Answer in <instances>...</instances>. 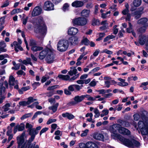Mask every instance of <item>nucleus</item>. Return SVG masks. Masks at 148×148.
<instances>
[{
	"label": "nucleus",
	"instance_id": "1",
	"mask_svg": "<svg viewBox=\"0 0 148 148\" xmlns=\"http://www.w3.org/2000/svg\"><path fill=\"white\" fill-rule=\"evenodd\" d=\"M35 31L37 37L40 40H43L46 34L47 28L42 17H39L35 26Z\"/></svg>",
	"mask_w": 148,
	"mask_h": 148
},
{
	"label": "nucleus",
	"instance_id": "2",
	"mask_svg": "<svg viewBox=\"0 0 148 148\" xmlns=\"http://www.w3.org/2000/svg\"><path fill=\"white\" fill-rule=\"evenodd\" d=\"M39 58L41 60L45 58L46 62L48 63H52L54 61V58L52 52L48 48L44 49L40 52Z\"/></svg>",
	"mask_w": 148,
	"mask_h": 148
},
{
	"label": "nucleus",
	"instance_id": "3",
	"mask_svg": "<svg viewBox=\"0 0 148 148\" xmlns=\"http://www.w3.org/2000/svg\"><path fill=\"white\" fill-rule=\"evenodd\" d=\"M118 138L123 144L130 148L138 147L140 145V143L138 142L133 139L125 138L121 135L118 136Z\"/></svg>",
	"mask_w": 148,
	"mask_h": 148
},
{
	"label": "nucleus",
	"instance_id": "4",
	"mask_svg": "<svg viewBox=\"0 0 148 148\" xmlns=\"http://www.w3.org/2000/svg\"><path fill=\"white\" fill-rule=\"evenodd\" d=\"M72 22L74 25L83 26L86 24L87 20L85 18L79 17L73 19Z\"/></svg>",
	"mask_w": 148,
	"mask_h": 148
},
{
	"label": "nucleus",
	"instance_id": "5",
	"mask_svg": "<svg viewBox=\"0 0 148 148\" xmlns=\"http://www.w3.org/2000/svg\"><path fill=\"white\" fill-rule=\"evenodd\" d=\"M69 46V43L67 40H62L59 41L57 45V49L60 51H66Z\"/></svg>",
	"mask_w": 148,
	"mask_h": 148
},
{
	"label": "nucleus",
	"instance_id": "6",
	"mask_svg": "<svg viewBox=\"0 0 148 148\" xmlns=\"http://www.w3.org/2000/svg\"><path fill=\"white\" fill-rule=\"evenodd\" d=\"M25 135V132H23L21 135L16 137L17 143L18 147H20L21 146H23V145H24L23 143L24 142V137Z\"/></svg>",
	"mask_w": 148,
	"mask_h": 148
},
{
	"label": "nucleus",
	"instance_id": "7",
	"mask_svg": "<svg viewBox=\"0 0 148 148\" xmlns=\"http://www.w3.org/2000/svg\"><path fill=\"white\" fill-rule=\"evenodd\" d=\"M43 8L46 11H49L54 10V5L51 1H46L44 3Z\"/></svg>",
	"mask_w": 148,
	"mask_h": 148
},
{
	"label": "nucleus",
	"instance_id": "8",
	"mask_svg": "<svg viewBox=\"0 0 148 148\" xmlns=\"http://www.w3.org/2000/svg\"><path fill=\"white\" fill-rule=\"evenodd\" d=\"M143 10L144 8L141 7L138 8V10L132 13V15L134 16L135 18L138 19L140 17L141 15L143 13Z\"/></svg>",
	"mask_w": 148,
	"mask_h": 148
},
{
	"label": "nucleus",
	"instance_id": "9",
	"mask_svg": "<svg viewBox=\"0 0 148 148\" xmlns=\"http://www.w3.org/2000/svg\"><path fill=\"white\" fill-rule=\"evenodd\" d=\"M42 9L39 6H36L33 10L32 13V16H35L40 14L42 12Z\"/></svg>",
	"mask_w": 148,
	"mask_h": 148
},
{
	"label": "nucleus",
	"instance_id": "10",
	"mask_svg": "<svg viewBox=\"0 0 148 148\" xmlns=\"http://www.w3.org/2000/svg\"><path fill=\"white\" fill-rule=\"evenodd\" d=\"M84 4L83 1L76 0L72 3L71 5L73 7L79 8L83 6Z\"/></svg>",
	"mask_w": 148,
	"mask_h": 148
},
{
	"label": "nucleus",
	"instance_id": "11",
	"mask_svg": "<svg viewBox=\"0 0 148 148\" xmlns=\"http://www.w3.org/2000/svg\"><path fill=\"white\" fill-rule=\"evenodd\" d=\"M8 83L10 86H13L15 84H18L17 80H15V79L12 75L10 76L9 79Z\"/></svg>",
	"mask_w": 148,
	"mask_h": 148
},
{
	"label": "nucleus",
	"instance_id": "12",
	"mask_svg": "<svg viewBox=\"0 0 148 148\" xmlns=\"http://www.w3.org/2000/svg\"><path fill=\"white\" fill-rule=\"evenodd\" d=\"M78 30L75 27H71L69 29L68 33L69 34L71 35H75L78 32Z\"/></svg>",
	"mask_w": 148,
	"mask_h": 148
},
{
	"label": "nucleus",
	"instance_id": "13",
	"mask_svg": "<svg viewBox=\"0 0 148 148\" xmlns=\"http://www.w3.org/2000/svg\"><path fill=\"white\" fill-rule=\"evenodd\" d=\"M119 132L120 133L123 135H128L130 134V132L128 130L123 127L120 128Z\"/></svg>",
	"mask_w": 148,
	"mask_h": 148
},
{
	"label": "nucleus",
	"instance_id": "14",
	"mask_svg": "<svg viewBox=\"0 0 148 148\" xmlns=\"http://www.w3.org/2000/svg\"><path fill=\"white\" fill-rule=\"evenodd\" d=\"M35 44V43L33 41H31L30 45L33 46L32 47V50L34 51H40L43 49V48L42 47H38L34 45Z\"/></svg>",
	"mask_w": 148,
	"mask_h": 148
},
{
	"label": "nucleus",
	"instance_id": "15",
	"mask_svg": "<svg viewBox=\"0 0 148 148\" xmlns=\"http://www.w3.org/2000/svg\"><path fill=\"white\" fill-rule=\"evenodd\" d=\"M93 137L95 139L101 141L104 140L103 135L100 133H95L93 135Z\"/></svg>",
	"mask_w": 148,
	"mask_h": 148
},
{
	"label": "nucleus",
	"instance_id": "16",
	"mask_svg": "<svg viewBox=\"0 0 148 148\" xmlns=\"http://www.w3.org/2000/svg\"><path fill=\"white\" fill-rule=\"evenodd\" d=\"M85 98L84 95H82L80 96H75L74 98V100L76 101L77 103H80Z\"/></svg>",
	"mask_w": 148,
	"mask_h": 148
},
{
	"label": "nucleus",
	"instance_id": "17",
	"mask_svg": "<svg viewBox=\"0 0 148 148\" xmlns=\"http://www.w3.org/2000/svg\"><path fill=\"white\" fill-rule=\"evenodd\" d=\"M146 37L145 35H141L139 36V42L141 45H144L145 42Z\"/></svg>",
	"mask_w": 148,
	"mask_h": 148
},
{
	"label": "nucleus",
	"instance_id": "18",
	"mask_svg": "<svg viewBox=\"0 0 148 148\" xmlns=\"http://www.w3.org/2000/svg\"><path fill=\"white\" fill-rule=\"evenodd\" d=\"M81 13V16H83V17H87L89 15L90 10L87 9H84L82 11Z\"/></svg>",
	"mask_w": 148,
	"mask_h": 148
},
{
	"label": "nucleus",
	"instance_id": "19",
	"mask_svg": "<svg viewBox=\"0 0 148 148\" xmlns=\"http://www.w3.org/2000/svg\"><path fill=\"white\" fill-rule=\"evenodd\" d=\"M77 38L75 37H72L69 39V42L71 45H74L77 43Z\"/></svg>",
	"mask_w": 148,
	"mask_h": 148
},
{
	"label": "nucleus",
	"instance_id": "20",
	"mask_svg": "<svg viewBox=\"0 0 148 148\" xmlns=\"http://www.w3.org/2000/svg\"><path fill=\"white\" fill-rule=\"evenodd\" d=\"M118 80L120 82L118 83V85L121 86H125L128 85V83L125 82V80L121 78H118Z\"/></svg>",
	"mask_w": 148,
	"mask_h": 148
},
{
	"label": "nucleus",
	"instance_id": "21",
	"mask_svg": "<svg viewBox=\"0 0 148 148\" xmlns=\"http://www.w3.org/2000/svg\"><path fill=\"white\" fill-rule=\"evenodd\" d=\"M13 44L14 46L15 50L16 52L18 51L17 49H19L21 51H22L23 50V48L21 47L20 44H18L17 42H13Z\"/></svg>",
	"mask_w": 148,
	"mask_h": 148
},
{
	"label": "nucleus",
	"instance_id": "22",
	"mask_svg": "<svg viewBox=\"0 0 148 148\" xmlns=\"http://www.w3.org/2000/svg\"><path fill=\"white\" fill-rule=\"evenodd\" d=\"M71 70L68 72V74L71 76H73L74 75H75L77 73V69L75 67L72 66L70 68Z\"/></svg>",
	"mask_w": 148,
	"mask_h": 148
},
{
	"label": "nucleus",
	"instance_id": "23",
	"mask_svg": "<svg viewBox=\"0 0 148 148\" xmlns=\"http://www.w3.org/2000/svg\"><path fill=\"white\" fill-rule=\"evenodd\" d=\"M62 116L64 117H67L68 119L71 120L74 119L75 116L73 114L67 112L65 113H63L62 114Z\"/></svg>",
	"mask_w": 148,
	"mask_h": 148
},
{
	"label": "nucleus",
	"instance_id": "24",
	"mask_svg": "<svg viewBox=\"0 0 148 148\" xmlns=\"http://www.w3.org/2000/svg\"><path fill=\"white\" fill-rule=\"evenodd\" d=\"M92 143L91 142H89L86 144L83 143H81L79 144V146L80 148H88V145H90Z\"/></svg>",
	"mask_w": 148,
	"mask_h": 148
},
{
	"label": "nucleus",
	"instance_id": "25",
	"mask_svg": "<svg viewBox=\"0 0 148 148\" xmlns=\"http://www.w3.org/2000/svg\"><path fill=\"white\" fill-rule=\"evenodd\" d=\"M58 77L60 79H62L63 80H69L70 77L68 75H64L62 74L59 75H58Z\"/></svg>",
	"mask_w": 148,
	"mask_h": 148
},
{
	"label": "nucleus",
	"instance_id": "26",
	"mask_svg": "<svg viewBox=\"0 0 148 148\" xmlns=\"http://www.w3.org/2000/svg\"><path fill=\"white\" fill-rule=\"evenodd\" d=\"M142 3L141 0H134L133 3L134 6L136 7L140 6Z\"/></svg>",
	"mask_w": 148,
	"mask_h": 148
},
{
	"label": "nucleus",
	"instance_id": "27",
	"mask_svg": "<svg viewBox=\"0 0 148 148\" xmlns=\"http://www.w3.org/2000/svg\"><path fill=\"white\" fill-rule=\"evenodd\" d=\"M38 132L34 128H32L31 129L30 131L28 132L30 136H35L37 134Z\"/></svg>",
	"mask_w": 148,
	"mask_h": 148
},
{
	"label": "nucleus",
	"instance_id": "28",
	"mask_svg": "<svg viewBox=\"0 0 148 148\" xmlns=\"http://www.w3.org/2000/svg\"><path fill=\"white\" fill-rule=\"evenodd\" d=\"M58 105L59 103H57L54 105L49 107V110H52L53 112H55L56 111Z\"/></svg>",
	"mask_w": 148,
	"mask_h": 148
},
{
	"label": "nucleus",
	"instance_id": "29",
	"mask_svg": "<svg viewBox=\"0 0 148 148\" xmlns=\"http://www.w3.org/2000/svg\"><path fill=\"white\" fill-rule=\"evenodd\" d=\"M16 126L18 128V130L19 131H22L25 129V125L23 123H22L20 125H18Z\"/></svg>",
	"mask_w": 148,
	"mask_h": 148
},
{
	"label": "nucleus",
	"instance_id": "30",
	"mask_svg": "<svg viewBox=\"0 0 148 148\" xmlns=\"http://www.w3.org/2000/svg\"><path fill=\"white\" fill-rule=\"evenodd\" d=\"M148 21V19L146 18H142L138 21V24H144L146 23Z\"/></svg>",
	"mask_w": 148,
	"mask_h": 148
},
{
	"label": "nucleus",
	"instance_id": "31",
	"mask_svg": "<svg viewBox=\"0 0 148 148\" xmlns=\"http://www.w3.org/2000/svg\"><path fill=\"white\" fill-rule=\"evenodd\" d=\"M37 100L36 99H34L32 97H30L27 98V101L28 105Z\"/></svg>",
	"mask_w": 148,
	"mask_h": 148
},
{
	"label": "nucleus",
	"instance_id": "32",
	"mask_svg": "<svg viewBox=\"0 0 148 148\" xmlns=\"http://www.w3.org/2000/svg\"><path fill=\"white\" fill-rule=\"evenodd\" d=\"M33 125L29 123H26L25 125V127L26 129H27V132L30 131L32 129Z\"/></svg>",
	"mask_w": 148,
	"mask_h": 148
},
{
	"label": "nucleus",
	"instance_id": "33",
	"mask_svg": "<svg viewBox=\"0 0 148 148\" xmlns=\"http://www.w3.org/2000/svg\"><path fill=\"white\" fill-rule=\"evenodd\" d=\"M22 10L20 9H16L13 10L11 12L10 14L12 15L16 13L21 12Z\"/></svg>",
	"mask_w": 148,
	"mask_h": 148
},
{
	"label": "nucleus",
	"instance_id": "34",
	"mask_svg": "<svg viewBox=\"0 0 148 148\" xmlns=\"http://www.w3.org/2000/svg\"><path fill=\"white\" fill-rule=\"evenodd\" d=\"M82 42L83 44L86 45H87L89 44V41L87 38H84L82 40Z\"/></svg>",
	"mask_w": 148,
	"mask_h": 148
},
{
	"label": "nucleus",
	"instance_id": "35",
	"mask_svg": "<svg viewBox=\"0 0 148 148\" xmlns=\"http://www.w3.org/2000/svg\"><path fill=\"white\" fill-rule=\"evenodd\" d=\"M146 29V28L145 27H141L137 30L138 33L139 34L140 33H144L145 32Z\"/></svg>",
	"mask_w": 148,
	"mask_h": 148
},
{
	"label": "nucleus",
	"instance_id": "36",
	"mask_svg": "<svg viewBox=\"0 0 148 148\" xmlns=\"http://www.w3.org/2000/svg\"><path fill=\"white\" fill-rule=\"evenodd\" d=\"M58 86V85H54L49 86L47 89L48 90H53L57 88Z\"/></svg>",
	"mask_w": 148,
	"mask_h": 148
},
{
	"label": "nucleus",
	"instance_id": "37",
	"mask_svg": "<svg viewBox=\"0 0 148 148\" xmlns=\"http://www.w3.org/2000/svg\"><path fill=\"white\" fill-rule=\"evenodd\" d=\"M5 90V87L3 86V84L0 83V95H2L3 92H4Z\"/></svg>",
	"mask_w": 148,
	"mask_h": 148
},
{
	"label": "nucleus",
	"instance_id": "38",
	"mask_svg": "<svg viewBox=\"0 0 148 148\" xmlns=\"http://www.w3.org/2000/svg\"><path fill=\"white\" fill-rule=\"evenodd\" d=\"M85 98H87V100L89 101H94L95 100V98H94L93 97L90 96L88 95H84Z\"/></svg>",
	"mask_w": 148,
	"mask_h": 148
},
{
	"label": "nucleus",
	"instance_id": "39",
	"mask_svg": "<svg viewBox=\"0 0 148 148\" xmlns=\"http://www.w3.org/2000/svg\"><path fill=\"white\" fill-rule=\"evenodd\" d=\"M129 27L126 29L127 32L128 33H131V30H132V26L131 23L130 22L128 23Z\"/></svg>",
	"mask_w": 148,
	"mask_h": 148
},
{
	"label": "nucleus",
	"instance_id": "40",
	"mask_svg": "<svg viewBox=\"0 0 148 148\" xmlns=\"http://www.w3.org/2000/svg\"><path fill=\"white\" fill-rule=\"evenodd\" d=\"M94 113L95 114V118L98 117L100 116V113L98 110L97 108H95L94 110Z\"/></svg>",
	"mask_w": 148,
	"mask_h": 148
},
{
	"label": "nucleus",
	"instance_id": "41",
	"mask_svg": "<svg viewBox=\"0 0 148 148\" xmlns=\"http://www.w3.org/2000/svg\"><path fill=\"white\" fill-rule=\"evenodd\" d=\"M49 78V77L47 75H45L44 76L42 77L41 80V82L42 83L45 82L47 79Z\"/></svg>",
	"mask_w": 148,
	"mask_h": 148
},
{
	"label": "nucleus",
	"instance_id": "42",
	"mask_svg": "<svg viewBox=\"0 0 148 148\" xmlns=\"http://www.w3.org/2000/svg\"><path fill=\"white\" fill-rule=\"evenodd\" d=\"M92 24L94 26L99 25L100 24L99 20L98 19H94L92 21Z\"/></svg>",
	"mask_w": 148,
	"mask_h": 148
},
{
	"label": "nucleus",
	"instance_id": "43",
	"mask_svg": "<svg viewBox=\"0 0 148 148\" xmlns=\"http://www.w3.org/2000/svg\"><path fill=\"white\" fill-rule=\"evenodd\" d=\"M10 106V105L9 103H8L6 104L3 107L4 111L6 112L8 111L9 110V108Z\"/></svg>",
	"mask_w": 148,
	"mask_h": 148
},
{
	"label": "nucleus",
	"instance_id": "44",
	"mask_svg": "<svg viewBox=\"0 0 148 148\" xmlns=\"http://www.w3.org/2000/svg\"><path fill=\"white\" fill-rule=\"evenodd\" d=\"M89 130L88 129H86L83 131V133L81 134V137H84L86 136L88 134Z\"/></svg>",
	"mask_w": 148,
	"mask_h": 148
},
{
	"label": "nucleus",
	"instance_id": "45",
	"mask_svg": "<svg viewBox=\"0 0 148 148\" xmlns=\"http://www.w3.org/2000/svg\"><path fill=\"white\" fill-rule=\"evenodd\" d=\"M79 74H78L77 75H75L73 77H71L70 78L69 77V81L72 82L73 81L75 80L79 76Z\"/></svg>",
	"mask_w": 148,
	"mask_h": 148
},
{
	"label": "nucleus",
	"instance_id": "46",
	"mask_svg": "<svg viewBox=\"0 0 148 148\" xmlns=\"http://www.w3.org/2000/svg\"><path fill=\"white\" fill-rule=\"evenodd\" d=\"M74 88H75L77 91H79L80 90L82 89V88L83 87V86L82 85H81L80 86L77 84H74Z\"/></svg>",
	"mask_w": 148,
	"mask_h": 148
},
{
	"label": "nucleus",
	"instance_id": "47",
	"mask_svg": "<svg viewBox=\"0 0 148 148\" xmlns=\"http://www.w3.org/2000/svg\"><path fill=\"white\" fill-rule=\"evenodd\" d=\"M31 115V114L30 113H28L25 114L23 115L21 118V120H23L25 119L28 118Z\"/></svg>",
	"mask_w": 148,
	"mask_h": 148
},
{
	"label": "nucleus",
	"instance_id": "48",
	"mask_svg": "<svg viewBox=\"0 0 148 148\" xmlns=\"http://www.w3.org/2000/svg\"><path fill=\"white\" fill-rule=\"evenodd\" d=\"M31 137L29 139L28 141V144L29 145H30L31 143L34 140V139L35 136H31Z\"/></svg>",
	"mask_w": 148,
	"mask_h": 148
},
{
	"label": "nucleus",
	"instance_id": "49",
	"mask_svg": "<svg viewBox=\"0 0 148 148\" xmlns=\"http://www.w3.org/2000/svg\"><path fill=\"white\" fill-rule=\"evenodd\" d=\"M117 27V25H115L113 27V33L114 34H116L118 31V29L116 28Z\"/></svg>",
	"mask_w": 148,
	"mask_h": 148
},
{
	"label": "nucleus",
	"instance_id": "50",
	"mask_svg": "<svg viewBox=\"0 0 148 148\" xmlns=\"http://www.w3.org/2000/svg\"><path fill=\"white\" fill-rule=\"evenodd\" d=\"M69 7V4L67 3H66L64 4V5L63 8V10L64 11H65L66 10H68V9Z\"/></svg>",
	"mask_w": 148,
	"mask_h": 148
},
{
	"label": "nucleus",
	"instance_id": "51",
	"mask_svg": "<svg viewBox=\"0 0 148 148\" xmlns=\"http://www.w3.org/2000/svg\"><path fill=\"white\" fill-rule=\"evenodd\" d=\"M134 119L135 121H137L139 119L140 116L139 114H135L133 115Z\"/></svg>",
	"mask_w": 148,
	"mask_h": 148
},
{
	"label": "nucleus",
	"instance_id": "52",
	"mask_svg": "<svg viewBox=\"0 0 148 148\" xmlns=\"http://www.w3.org/2000/svg\"><path fill=\"white\" fill-rule=\"evenodd\" d=\"M49 128L48 127H45L42 129L41 130L40 133V136H41L42 134L43 133H45L48 130Z\"/></svg>",
	"mask_w": 148,
	"mask_h": 148
},
{
	"label": "nucleus",
	"instance_id": "53",
	"mask_svg": "<svg viewBox=\"0 0 148 148\" xmlns=\"http://www.w3.org/2000/svg\"><path fill=\"white\" fill-rule=\"evenodd\" d=\"M56 121V120L54 119H50L47 121V125H49L52 123L55 122Z\"/></svg>",
	"mask_w": 148,
	"mask_h": 148
},
{
	"label": "nucleus",
	"instance_id": "54",
	"mask_svg": "<svg viewBox=\"0 0 148 148\" xmlns=\"http://www.w3.org/2000/svg\"><path fill=\"white\" fill-rule=\"evenodd\" d=\"M68 90L70 91H73L74 90V85H71L69 86L68 88Z\"/></svg>",
	"mask_w": 148,
	"mask_h": 148
},
{
	"label": "nucleus",
	"instance_id": "55",
	"mask_svg": "<svg viewBox=\"0 0 148 148\" xmlns=\"http://www.w3.org/2000/svg\"><path fill=\"white\" fill-rule=\"evenodd\" d=\"M87 53V52H85L83 53L80 56L77 60H80L82 58H83L84 56Z\"/></svg>",
	"mask_w": 148,
	"mask_h": 148
},
{
	"label": "nucleus",
	"instance_id": "56",
	"mask_svg": "<svg viewBox=\"0 0 148 148\" xmlns=\"http://www.w3.org/2000/svg\"><path fill=\"white\" fill-rule=\"evenodd\" d=\"M93 5L92 3H87L86 5V7L87 8H92Z\"/></svg>",
	"mask_w": 148,
	"mask_h": 148
},
{
	"label": "nucleus",
	"instance_id": "57",
	"mask_svg": "<svg viewBox=\"0 0 148 148\" xmlns=\"http://www.w3.org/2000/svg\"><path fill=\"white\" fill-rule=\"evenodd\" d=\"M19 104L20 106H25L27 105H28L27 104V101H22L19 102Z\"/></svg>",
	"mask_w": 148,
	"mask_h": 148
},
{
	"label": "nucleus",
	"instance_id": "58",
	"mask_svg": "<svg viewBox=\"0 0 148 148\" xmlns=\"http://www.w3.org/2000/svg\"><path fill=\"white\" fill-rule=\"evenodd\" d=\"M102 53H105L108 54H111L112 53V52L107 49L103 50L102 52Z\"/></svg>",
	"mask_w": 148,
	"mask_h": 148
},
{
	"label": "nucleus",
	"instance_id": "59",
	"mask_svg": "<svg viewBox=\"0 0 148 148\" xmlns=\"http://www.w3.org/2000/svg\"><path fill=\"white\" fill-rule=\"evenodd\" d=\"M96 84V82L95 81V79H93L91 81L89 85L90 86L93 87L95 86Z\"/></svg>",
	"mask_w": 148,
	"mask_h": 148
},
{
	"label": "nucleus",
	"instance_id": "60",
	"mask_svg": "<svg viewBox=\"0 0 148 148\" xmlns=\"http://www.w3.org/2000/svg\"><path fill=\"white\" fill-rule=\"evenodd\" d=\"M28 18V16H26L25 18H23L22 20L23 24V25H25L27 21V20Z\"/></svg>",
	"mask_w": 148,
	"mask_h": 148
},
{
	"label": "nucleus",
	"instance_id": "61",
	"mask_svg": "<svg viewBox=\"0 0 148 148\" xmlns=\"http://www.w3.org/2000/svg\"><path fill=\"white\" fill-rule=\"evenodd\" d=\"M100 68L99 67H96L94 69H93L89 73H93L94 72H97V71L99 70L100 69Z\"/></svg>",
	"mask_w": 148,
	"mask_h": 148
},
{
	"label": "nucleus",
	"instance_id": "62",
	"mask_svg": "<svg viewBox=\"0 0 148 148\" xmlns=\"http://www.w3.org/2000/svg\"><path fill=\"white\" fill-rule=\"evenodd\" d=\"M6 43L3 41H1L0 42V47H6Z\"/></svg>",
	"mask_w": 148,
	"mask_h": 148
},
{
	"label": "nucleus",
	"instance_id": "63",
	"mask_svg": "<svg viewBox=\"0 0 148 148\" xmlns=\"http://www.w3.org/2000/svg\"><path fill=\"white\" fill-rule=\"evenodd\" d=\"M48 101L51 104L53 103H55V99L54 98H50L48 99Z\"/></svg>",
	"mask_w": 148,
	"mask_h": 148
},
{
	"label": "nucleus",
	"instance_id": "64",
	"mask_svg": "<svg viewBox=\"0 0 148 148\" xmlns=\"http://www.w3.org/2000/svg\"><path fill=\"white\" fill-rule=\"evenodd\" d=\"M129 9H125L122 11V13L124 15H127L129 13Z\"/></svg>",
	"mask_w": 148,
	"mask_h": 148
}]
</instances>
